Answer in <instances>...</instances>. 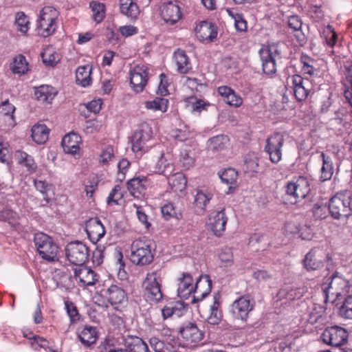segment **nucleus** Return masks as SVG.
Instances as JSON below:
<instances>
[{
  "label": "nucleus",
  "instance_id": "obj_1",
  "mask_svg": "<svg viewBox=\"0 0 352 352\" xmlns=\"http://www.w3.org/2000/svg\"><path fill=\"white\" fill-rule=\"evenodd\" d=\"M177 288L178 296L180 298H188L193 292L197 296H193L192 302H197L206 297L211 292L212 281L208 275H202L197 280L195 285H192V278L188 273H184L179 279Z\"/></svg>",
  "mask_w": 352,
  "mask_h": 352
},
{
  "label": "nucleus",
  "instance_id": "obj_2",
  "mask_svg": "<svg viewBox=\"0 0 352 352\" xmlns=\"http://www.w3.org/2000/svg\"><path fill=\"white\" fill-rule=\"evenodd\" d=\"M329 209L336 219L347 218L352 214V193L349 191L339 192L331 198Z\"/></svg>",
  "mask_w": 352,
  "mask_h": 352
},
{
  "label": "nucleus",
  "instance_id": "obj_3",
  "mask_svg": "<svg viewBox=\"0 0 352 352\" xmlns=\"http://www.w3.org/2000/svg\"><path fill=\"white\" fill-rule=\"evenodd\" d=\"M153 258L154 253L149 240L139 239L132 243L130 260L133 264L140 266L148 265Z\"/></svg>",
  "mask_w": 352,
  "mask_h": 352
},
{
  "label": "nucleus",
  "instance_id": "obj_4",
  "mask_svg": "<svg viewBox=\"0 0 352 352\" xmlns=\"http://www.w3.org/2000/svg\"><path fill=\"white\" fill-rule=\"evenodd\" d=\"M34 242L39 256L48 262L58 261V246L48 235L39 232L34 236Z\"/></svg>",
  "mask_w": 352,
  "mask_h": 352
},
{
  "label": "nucleus",
  "instance_id": "obj_5",
  "mask_svg": "<svg viewBox=\"0 0 352 352\" xmlns=\"http://www.w3.org/2000/svg\"><path fill=\"white\" fill-rule=\"evenodd\" d=\"M264 74L271 76L277 71V61L281 59V52L276 44L263 45L258 51Z\"/></svg>",
  "mask_w": 352,
  "mask_h": 352
},
{
  "label": "nucleus",
  "instance_id": "obj_6",
  "mask_svg": "<svg viewBox=\"0 0 352 352\" xmlns=\"http://www.w3.org/2000/svg\"><path fill=\"white\" fill-rule=\"evenodd\" d=\"M58 11L51 6L44 7L40 12L37 20V30L43 37H47L54 32L56 29Z\"/></svg>",
  "mask_w": 352,
  "mask_h": 352
},
{
  "label": "nucleus",
  "instance_id": "obj_7",
  "mask_svg": "<svg viewBox=\"0 0 352 352\" xmlns=\"http://www.w3.org/2000/svg\"><path fill=\"white\" fill-rule=\"evenodd\" d=\"M349 289V281L342 276L335 274L331 276L328 287L322 288L325 302L333 303L340 296L348 294Z\"/></svg>",
  "mask_w": 352,
  "mask_h": 352
},
{
  "label": "nucleus",
  "instance_id": "obj_8",
  "mask_svg": "<svg viewBox=\"0 0 352 352\" xmlns=\"http://www.w3.org/2000/svg\"><path fill=\"white\" fill-rule=\"evenodd\" d=\"M152 137L153 131L149 124H142L132 136L131 144L133 152H147L154 144Z\"/></svg>",
  "mask_w": 352,
  "mask_h": 352
},
{
  "label": "nucleus",
  "instance_id": "obj_9",
  "mask_svg": "<svg viewBox=\"0 0 352 352\" xmlns=\"http://www.w3.org/2000/svg\"><path fill=\"white\" fill-rule=\"evenodd\" d=\"M309 191V183L305 177H299L296 181L288 182L286 186V196L292 204L305 198Z\"/></svg>",
  "mask_w": 352,
  "mask_h": 352
},
{
  "label": "nucleus",
  "instance_id": "obj_10",
  "mask_svg": "<svg viewBox=\"0 0 352 352\" xmlns=\"http://www.w3.org/2000/svg\"><path fill=\"white\" fill-rule=\"evenodd\" d=\"M65 254L69 263L82 266L88 261L89 251L86 245L80 241H75L67 245Z\"/></svg>",
  "mask_w": 352,
  "mask_h": 352
},
{
  "label": "nucleus",
  "instance_id": "obj_11",
  "mask_svg": "<svg viewBox=\"0 0 352 352\" xmlns=\"http://www.w3.org/2000/svg\"><path fill=\"white\" fill-rule=\"evenodd\" d=\"M160 274L157 271L146 274L142 283V288L147 298L153 301L159 302L163 298L161 291Z\"/></svg>",
  "mask_w": 352,
  "mask_h": 352
},
{
  "label": "nucleus",
  "instance_id": "obj_12",
  "mask_svg": "<svg viewBox=\"0 0 352 352\" xmlns=\"http://www.w3.org/2000/svg\"><path fill=\"white\" fill-rule=\"evenodd\" d=\"M254 301L249 296L244 295L235 300L230 306L232 316L238 320L246 321L249 314L254 309Z\"/></svg>",
  "mask_w": 352,
  "mask_h": 352
},
{
  "label": "nucleus",
  "instance_id": "obj_13",
  "mask_svg": "<svg viewBox=\"0 0 352 352\" xmlns=\"http://www.w3.org/2000/svg\"><path fill=\"white\" fill-rule=\"evenodd\" d=\"M347 331L339 326L326 328L320 336V339L327 344L332 346H340L347 342Z\"/></svg>",
  "mask_w": 352,
  "mask_h": 352
},
{
  "label": "nucleus",
  "instance_id": "obj_14",
  "mask_svg": "<svg viewBox=\"0 0 352 352\" xmlns=\"http://www.w3.org/2000/svg\"><path fill=\"white\" fill-rule=\"evenodd\" d=\"M284 142L283 135L279 133H275L267 139L264 151L272 163L277 164L281 160Z\"/></svg>",
  "mask_w": 352,
  "mask_h": 352
},
{
  "label": "nucleus",
  "instance_id": "obj_15",
  "mask_svg": "<svg viewBox=\"0 0 352 352\" xmlns=\"http://www.w3.org/2000/svg\"><path fill=\"white\" fill-rule=\"evenodd\" d=\"M148 69L144 65H136L130 71V83L135 92L143 91L148 82Z\"/></svg>",
  "mask_w": 352,
  "mask_h": 352
},
{
  "label": "nucleus",
  "instance_id": "obj_16",
  "mask_svg": "<svg viewBox=\"0 0 352 352\" xmlns=\"http://www.w3.org/2000/svg\"><path fill=\"white\" fill-rule=\"evenodd\" d=\"M85 231L88 238L93 243L99 241L106 233L103 224L97 217L91 218L87 221Z\"/></svg>",
  "mask_w": 352,
  "mask_h": 352
},
{
  "label": "nucleus",
  "instance_id": "obj_17",
  "mask_svg": "<svg viewBox=\"0 0 352 352\" xmlns=\"http://www.w3.org/2000/svg\"><path fill=\"white\" fill-rule=\"evenodd\" d=\"M161 16L163 20L169 25L175 24L182 17L180 7L177 1H168L164 3Z\"/></svg>",
  "mask_w": 352,
  "mask_h": 352
},
{
  "label": "nucleus",
  "instance_id": "obj_18",
  "mask_svg": "<svg viewBox=\"0 0 352 352\" xmlns=\"http://www.w3.org/2000/svg\"><path fill=\"white\" fill-rule=\"evenodd\" d=\"M180 334L186 344H196L204 338V332L196 324L188 322L180 329Z\"/></svg>",
  "mask_w": 352,
  "mask_h": 352
},
{
  "label": "nucleus",
  "instance_id": "obj_19",
  "mask_svg": "<svg viewBox=\"0 0 352 352\" xmlns=\"http://www.w3.org/2000/svg\"><path fill=\"white\" fill-rule=\"evenodd\" d=\"M98 275L91 268L80 266L74 270V278L81 286H92L98 280Z\"/></svg>",
  "mask_w": 352,
  "mask_h": 352
},
{
  "label": "nucleus",
  "instance_id": "obj_20",
  "mask_svg": "<svg viewBox=\"0 0 352 352\" xmlns=\"http://www.w3.org/2000/svg\"><path fill=\"white\" fill-rule=\"evenodd\" d=\"M209 221L210 229L213 234L217 236H221L226 230V225L228 221L224 209L212 212Z\"/></svg>",
  "mask_w": 352,
  "mask_h": 352
},
{
  "label": "nucleus",
  "instance_id": "obj_21",
  "mask_svg": "<svg viewBox=\"0 0 352 352\" xmlns=\"http://www.w3.org/2000/svg\"><path fill=\"white\" fill-rule=\"evenodd\" d=\"M196 34L198 39L204 43L214 41L217 36V28L212 23L202 21L196 28Z\"/></svg>",
  "mask_w": 352,
  "mask_h": 352
},
{
  "label": "nucleus",
  "instance_id": "obj_22",
  "mask_svg": "<svg viewBox=\"0 0 352 352\" xmlns=\"http://www.w3.org/2000/svg\"><path fill=\"white\" fill-rule=\"evenodd\" d=\"M102 296L111 305H120L126 301L124 290L116 285L102 291Z\"/></svg>",
  "mask_w": 352,
  "mask_h": 352
},
{
  "label": "nucleus",
  "instance_id": "obj_23",
  "mask_svg": "<svg viewBox=\"0 0 352 352\" xmlns=\"http://www.w3.org/2000/svg\"><path fill=\"white\" fill-rule=\"evenodd\" d=\"M150 184L149 180L146 177H134L127 182L128 190L134 197H139L144 195Z\"/></svg>",
  "mask_w": 352,
  "mask_h": 352
},
{
  "label": "nucleus",
  "instance_id": "obj_24",
  "mask_svg": "<svg viewBox=\"0 0 352 352\" xmlns=\"http://www.w3.org/2000/svg\"><path fill=\"white\" fill-rule=\"evenodd\" d=\"M213 194L208 190L198 189L195 195L193 205L196 212L199 214H203L208 204L212 200Z\"/></svg>",
  "mask_w": 352,
  "mask_h": 352
},
{
  "label": "nucleus",
  "instance_id": "obj_25",
  "mask_svg": "<svg viewBox=\"0 0 352 352\" xmlns=\"http://www.w3.org/2000/svg\"><path fill=\"white\" fill-rule=\"evenodd\" d=\"M81 137L74 132L69 133L62 140V146L66 153L76 154L80 149Z\"/></svg>",
  "mask_w": 352,
  "mask_h": 352
},
{
  "label": "nucleus",
  "instance_id": "obj_26",
  "mask_svg": "<svg viewBox=\"0 0 352 352\" xmlns=\"http://www.w3.org/2000/svg\"><path fill=\"white\" fill-rule=\"evenodd\" d=\"M78 338L85 346L95 344L98 338V332L96 327L85 326L77 332Z\"/></svg>",
  "mask_w": 352,
  "mask_h": 352
},
{
  "label": "nucleus",
  "instance_id": "obj_27",
  "mask_svg": "<svg viewBox=\"0 0 352 352\" xmlns=\"http://www.w3.org/2000/svg\"><path fill=\"white\" fill-rule=\"evenodd\" d=\"M306 292L307 288L305 287H293L286 285L278 291L277 296L280 300L287 299L292 301L300 299Z\"/></svg>",
  "mask_w": 352,
  "mask_h": 352
},
{
  "label": "nucleus",
  "instance_id": "obj_28",
  "mask_svg": "<svg viewBox=\"0 0 352 352\" xmlns=\"http://www.w3.org/2000/svg\"><path fill=\"white\" fill-rule=\"evenodd\" d=\"M173 59L179 73L182 74H187L192 69L190 58L184 50L177 49L175 51Z\"/></svg>",
  "mask_w": 352,
  "mask_h": 352
},
{
  "label": "nucleus",
  "instance_id": "obj_29",
  "mask_svg": "<svg viewBox=\"0 0 352 352\" xmlns=\"http://www.w3.org/2000/svg\"><path fill=\"white\" fill-rule=\"evenodd\" d=\"M57 93L54 87L43 85L36 89L34 96L38 101L42 103L50 104Z\"/></svg>",
  "mask_w": 352,
  "mask_h": 352
},
{
  "label": "nucleus",
  "instance_id": "obj_30",
  "mask_svg": "<svg viewBox=\"0 0 352 352\" xmlns=\"http://www.w3.org/2000/svg\"><path fill=\"white\" fill-rule=\"evenodd\" d=\"M218 93L223 98V100L230 106L238 107L242 104V98L228 86L219 87Z\"/></svg>",
  "mask_w": 352,
  "mask_h": 352
},
{
  "label": "nucleus",
  "instance_id": "obj_31",
  "mask_svg": "<svg viewBox=\"0 0 352 352\" xmlns=\"http://www.w3.org/2000/svg\"><path fill=\"white\" fill-rule=\"evenodd\" d=\"M303 265L307 270H318L324 265L320 256L315 249H311L305 256Z\"/></svg>",
  "mask_w": 352,
  "mask_h": 352
},
{
  "label": "nucleus",
  "instance_id": "obj_32",
  "mask_svg": "<svg viewBox=\"0 0 352 352\" xmlns=\"http://www.w3.org/2000/svg\"><path fill=\"white\" fill-rule=\"evenodd\" d=\"M320 157L322 161V166L320 170V180L326 182L330 180L334 173V166L332 159L330 156L321 153Z\"/></svg>",
  "mask_w": 352,
  "mask_h": 352
},
{
  "label": "nucleus",
  "instance_id": "obj_33",
  "mask_svg": "<svg viewBox=\"0 0 352 352\" xmlns=\"http://www.w3.org/2000/svg\"><path fill=\"white\" fill-rule=\"evenodd\" d=\"M124 345L129 352H150L146 343L139 337L126 338Z\"/></svg>",
  "mask_w": 352,
  "mask_h": 352
},
{
  "label": "nucleus",
  "instance_id": "obj_34",
  "mask_svg": "<svg viewBox=\"0 0 352 352\" xmlns=\"http://www.w3.org/2000/svg\"><path fill=\"white\" fill-rule=\"evenodd\" d=\"M166 177H168V184L174 192H182L186 189L187 179L183 173H176Z\"/></svg>",
  "mask_w": 352,
  "mask_h": 352
},
{
  "label": "nucleus",
  "instance_id": "obj_35",
  "mask_svg": "<svg viewBox=\"0 0 352 352\" xmlns=\"http://www.w3.org/2000/svg\"><path fill=\"white\" fill-rule=\"evenodd\" d=\"M119 5L120 12L130 19H136L140 13L138 5L133 0H120Z\"/></svg>",
  "mask_w": 352,
  "mask_h": 352
},
{
  "label": "nucleus",
  "instance_id": "obj_36",
  "mask_svg": "<svg viewBox=\"0 0 352 352\" xmlns=\"http://www.w3.org/2000/svg\"><path fill=\"white\" fill-rule=\"evenodd\" d=\"M49 137V129L45 124H35L32 128V138L38 144H44Z\"/></svg>",
  "mask_w": 352,
  "mask_h": 352
},
{
  "label": "nucleus",
  "instance_id": "obj_37",
  "mask_svg": "<svg viewBox=\"0 0 352 352\" xmlns=\"http://www.w3.org/2000/svg\"><path fill=\"white\" fill-rule=\"evenodd\" d=\"M10 69L15 74L22 75L25 74L28 70V63L25 57L22 54L15 56L10 64Z\"/></svg>",
  "mask_w": 352,
  "mask_h": 352
},
{
  "label": "nucleus",
  "instance_id": "obj_38",
  "mask_svg": "<svg viewBox=\"0 0 352 352\" xmlns=\"http://www.w3.org/2000/svg\"><path fill=\"white\" fill-rule=\"evenodd\" d=\"M173 171V164L168 162L167 157L162 153L155 164V172L164 176H169Z\"/></svg>",
  "mask_w": 352,
  "mask_h": 352
},
{
  "label": "nucleus",
  "instance_id": "obj_39",
  "mask_svg": "<svg viewBox=\"0 0 352 352\" xmlns=\"http://www.w3.org/2000/svg\"><path fill=\"white\" fill-rule=\"evenodd\" d=\"M16 156L19 163L25 166L29 173H32L36 171L37 165L31 155L24 151H18L16 153Z\"/></svg>",
  "mask_w": 352,
  "mask_h": 352
},
{
  "label": "nucleus",
  "instance_id": "obj_40",
  "mask_svg": "<svg viewBox=\"0 0 352 352\" xmlns=\"http://www.w3.org/2000/svg\"><path fill=\"white\" fill-rule=\"evenodd\" d=\"M91 68L89 66L78 67L76 72V82L82 87H87L91 83Z\"/></svg>",
  "mask_w": 352,
  "mask_h": 352
},
{
  "label": "nucleus",
  "instance_id": "obj_41",
  "mask_svg": "<svg viewBox=\"0 0 352 352\" xmlns=\"http://www.w3.org/2000/svg\"><path fill=\"white\" fill-rule=\"evenodd\" d=\"M300 61L302 66V71L304 74L311 76L317 75L318 69H316V61L306 54H302Z\"/></svg>",
  "mask_w": 352,
  "mask_h": 352
},
{
  "label": "nucleus",
  "instance_id": "obj_42",
  "mask_svg": "<svg viewBox=\"0 0 352 352\" xmlns=\"http://www.w3.org/2000/svg\"><path fill=\"white\" fill-rule=\"evenodd\" d=\"M228 142V137L224 135H219L210 138L208 146L210 150L215 152L224 149Z\"/></svg>",
  "mask_w": 352,
  "mask_h": 352
},
{
  "label": "nucleus",
  "instance_id": "obj_43",
  "mask_svg": "<svg viewBox=\"0 0 352 352\" xmlns=\"http://www.w3.org/2000/svg\"><path fill=\"white\" fill-rule=\"evenodd\" d=\"M168 100L164 98H155L153 100L145 102V107L148 109L166 112L168 109Z\"/></svg>",
  "mask_w": 352,
  "mask_h": 352
},
{
  "label": "nucleus",
  "instance_id": "obj_44",
  "mask_svg": "<svg viewBox=\"0 0 352 352\" xmlns=\"http://www.w3.org/2000/svg\"><path fill=\"white\" fill-rule=\"evenodd\" d=\"M340 316L344 320H352V295L344 298L339 309Z\"/></svg>",
  "mask_w": 352,
  "mask_h": 352
},
{
  "label": "nucleus",
  "instance_id": "obj_45",
  "mask_svg": "<svg viewBox=\"0 0 352 352\" xmlns=\"http://www.w3.org/2000/svg\"><path fill=\"white\" fill-rule=\"evenodd\" d=\"M90 7L93 12V19L97 23H100L104 18V6L102 3L92 1Z\"/></svg>",
  "mask_w": 352,
  "mask_h": 352
},
{
  "label": "nucleus",
  "instance_id": "obj_46",
  "mask_svg": "<svg viewBox=\"0 0 352 352\" xmlns=\"http://www.w3.org/2000/svg\"><path fill=\"white\" fill-rule=\"evenodd\" d=\"M222 182L226 184H234L238 177V173L234 168H228L219 175Z\"/></svg>",
  "mask_w": 352,
  "mask_h": 352
},
{
  "label": "nucleus",
  "instance_id": "obj_47",
  "mask_svg": "<svg viewBox=\"0 0 352 352\" xmlns=\"http://www.w3.org/2000/svg\"><path fill=\"white\" fill-rule=\"evenodd\" d=\"M15 25L21 32L25 34L28 32L29 21L23 12H18L16 14Z\"/></svg>",
  "mask_w": 352,
  "mask_h": 352
},
{
  "label": "nucleus",
  "instance_id": "obj_48",
  "mask_svg": "<svg viewBox=\"0 0 352 352\" xmlns=\"http://www.w3.org/2000/svg\"><path fill=\"white\" fill-rule=\"evenodd\" d=\"M287 84L290 85L293 89H295L296 87L309 85V82L307 79H304L300 75L294 74L287 78Z\"/></svg>",
  "mask_w": 352,
  "mask_h": 352
},
{
  "label": "nucleus",
  "instance_id": "obj_49",
  "mask_svg": "<svg viewBox=\"0 0 352 352\" xmlns=\"http://www.w3.org/2000/svg\"><path fill=\"white\" fill-rule=\"evenodd\" d=\"M122 197L121 192V186L120 185H116L111 192L109 193L107 202L109 205L112 204H118V201Z\"/></svg>",
  "mask_w": 352,
  "mask_h": 352
},
{
  "label": "nucleus",
  "instance_id": "obj_50",
  "mask_svg": "<svg viewBox=\"0 0 352 352\" xmlns=\"http://www.w3.org/2000/svg\"><path fill=\"white\" fill-rule=\"evenodd\" d=\"M65 309L67 314L70 318L72 323L75 322L80 320V315L78 311L74 304L72 302L66 301L65 302Z\"/></svg>",
  "mask_w": 352,
  "mask_h": 352
},
{
  "label": "nucleus",
  "instance_id": "obj_51",
  "mask_svg": "<svg viewBox=\"0 0 352 352\" xmlns=\"http://www.w3.org/2000/svg\"><path fill=\"white\" fill-rule=\"evenodd\" d=\"M161 212L164 218L166 220H168L171 217H175L176 219H179V216L181 215L180 214H179V215L177 214L175 208L173 204L171 203L167 204L162 206L161 208Z\"/></svg>",
  "mask_w": 352,
  "mask_h": 352
},
{
  "label": "nucleus",
  "instance_id": "obj_52",
  "mask_svg": "<svg viewBox=\"0 0 352 352\" xmlns=\"http://www.w3.org/2000/svg\"><path fill=\"white\" fill-rule=\"evenodd\" d=\"M30 344L33 349L38 350L46 347L47 341L42 337L33 335L32 338H30Z\"/></svg>",
  "mask_w": 352,
  "mask_h": 352
},
{
  "label": "nucleus",
  "instance_id": "obj_53",
  "mask_svg": "<svg viewBox=\"0 0 352 352\" xmlns=\"http://www.w3.org/2000/svg\"><path fill=\"white\" fill-rule=\"evenodd\" d=\"M15 111V107L13 104L10 103L8 100H6L3 102L0 105V113L3 114L4 116H10V118L13 120L14 119V112Z\"/></svg>",
  "mask_w": 352,
  "mask_h": 352
},
{
  "label": "nucleus",
  "instance_id": "obj_54",
  "mask_svg": "<svg viewBox=\"0 0 352 352\" xmlns=\"http://www.w3.org/2000/svg\"><path fill=\"white\" fill-rule=\"evenodd\" d=\"M219 258L225 266L230 265L233 261V254L231 250L229 248L223 249L219 254Z\"/></svg>",
  "mask_w": 352,
  "mask_h": 352
},
{
  "label": "nucleus",
  "instance_id": "obj_55",
  "mask_svg": "<svg viewBox=\"0 0 352 352\" xmlns=\"http://www.w3.org/2000/svg\"><path fill=\"white\" fill-rule=\"evenodd\" d=\"M327 44L330 47H333L337 40V34L333 30L331 26H328L323 32Z\"/></svg>",
  "mask_w": 352,
  "mask_h": 352
},
{
  "label": "nucleus",
  "instance_id": "obj_56",
  "mask_svg": "<svg viewBox=\"0 0 352 352\" xmlns=\"http://www.w3.org/2000/svg\"><path fill=\"white\" fill-rule=\"evenodd\" d=\"M179 162L184 168L190 169L193 166L195 160L186 151H184L180 154Z\"/></svg>",
  "mask_w": 352,
  "mask_h": 352
},
{
  "label": "nucleus",
  "instance_id": "obj_57",
  "mask_svg": "<svg viewBox=\"0 0 352 352\" xmlns=\"http://www.w3.org/2000/svg\"><path fill=\"white\" fill-rule=\"evenodd\" d=\"M133 206L136 208V214L139 221L148 229L151 226V223L148 221V216L146 214L143 208L136 204H134Z\"/></svg>",
  "mask_w": 352,
  "mask_h": 352
},
{
  "label": "nucleus",
  "instance_id": "obj_58",
  "mask_svg": "<svg viewBox=\"0 0 352 352\" xmlns=\"http://www.w3.org/2000/svg\"><path fill=\"white\" fill-rule=\"evenodd\" d=\"M252 277L257 281L266 282L272 278V274L264 270H258L252 274Z\"/></svg>",
  "mask_w": 352,
  "mask_h": 352
},
{
  "label": "nucleus",
  "instance_id": "obj_59",
  "mask_svg": "<svg viewBox=\"0 0 352 352\" xmlns=\"http://www.w3.org/2000/svg\"><path fill=\"white\" fill-rule=\"evenodd\" d=\"M293 90L295 98L298 101L305 100L307 98L309 92V85L296 87V89Z\"/></svg>",
  "mask_w": 352,
  "mask_h": 352
},
{
  "label": "nucleus",
  "instance_id": "obj_60",
  "mask_svg": "<svg viewBox=\"0 0 352 352\" xmlns=\"http://www.w3.org/2000/svg\"><path fill=\"white\" fill-rule=\"evenodd\" d=\"M34 184L36 189L44 195V199L48 201L45 196L47 195V191L50 190V186L45 181L37 179H34Z\"/></svg>",
  "mask_w": 352,
  "mask_h": 352
},
{
  "label": "nucleus",
  "instance_id": "obj_61",
  "mask_svg": "<svg viewBox=\"0 0 352 352\" xmlns=\"http://www.w3.org/2000/svg\"><path fill=\"white\" fill-rule=\"evenodd\" d=\"M114 156L113 149L111 146L106 147L100 156V162L104 164H107Z\"/></svg>",
  "mask_w": 352,
  "mask_h": 352
},
{
  "label": "nucleus",
  "instance_id": "obj_62",
  "mask_svg": "<svg viewBox=\"0 0 352 352\" xmlns=\"http://www.w3.org/2000/svg\"><path fill=\"white\" fill-rule=\"evenodd\" d=\"M302 22L301 19L298 15H293L288 18V25L294 31H299L301 30Z\"/></svg>",
  "mask_w": 352,
  "mask_h": 352
},
{
  "label": "nucleus",
  "instance_id": "obj_63",
  "mask_svg": "<svg viewBox=\"0 0 352 352\" xmlns=\"http://www.w3.org/2000/svg\"><path fill=\"white\" fill-rule=\"evenodd\" d=\"M42 58L43 62L49 66H54L59 61L58 56L56 54H48L47 52H45L42 54Z\"/></svg>",
  "mask_w": 352,
  "mask_h": 352
},
{
  "label": "nucleus",
  "instance_id": "obj_64",
  "mask_svg": "<svg viewBox=\"0 0 352 352\" xmlns=\"http://www.w3.org/2000/svg\"><path fill=\"white\" fill-rule=\"evenodd\" d=\"M99 130V123L96 120H87L84 125V131L87 133H93Z\"/></svg>",
  "mask_w": 352,
  "mask_h": 352
}]
</instances>
